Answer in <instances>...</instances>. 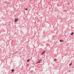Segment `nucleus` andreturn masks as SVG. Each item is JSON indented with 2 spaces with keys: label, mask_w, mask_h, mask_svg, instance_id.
Listing matches in <instances>:
<instances>
[{
  "label": "nucleus",
  "mask_w": 74,
  "mask_h": 74,
  "mask_svg": "<svg viewBox=\"0 0 74 74\" xmlns=\"http://www.w3.org/2000/svg\"><path fill=\"white\" fill-rule=\"evenodd\" d=\"M60 42H63V41L62 40H60Z\"/></svg>",
  "instance_id": "20e7f679"
},
{
  "label": "nucleus",
  "mask_w": 74,
  "mask_h": 74,
  "mask_svg": "<svg viewBox=\"0 0 74 74\" xmlns=\"http://www.w3.org/2000/svg\"><path fill=\"white\" fill-rule=\"evenodd\" d=\"M45 52H44L43 53H41L42 55H43L44 54V53H45Z\"/></svg>",
  "instance_id": "1a4fd4ad"
},
{
  "label": "nucleus",
  "mask_w": 74,
  "mask_h": 74,
  "mask_svg": "<svg viewBox=\"0 0 74 74\" xmlns=\"http://www.w3.org/2000/svg\"><path fill=\"white\" fill-rule=\"evenodd\" d=\"M18 19H16V18H15V21H14V22H16L18 21Z\"/></svg>",
  "instance_id": "f257e3e1"
},
{
  "label": "nucleus",
  "mask_w": 74,
  "mask_h": 74,
  "mask_svg": "<svg viewBox=\"0 0 74 74\" xmlns=\"http://www.w3.org/2000/svg\"><path fill=\"white\" fill-rule=\"evenodd\" d=\"M73 34H74V33L73 32H72L71 33V35H73Z\"/></svg>",
  "instance_id": "0eeeda50"
},
{
  "label": "nucleus",
  "mask_w": 74,
  "mask_h": 74,
  "mask_svg": "<svg viewBox=\"0 0 74 74\" xmlns=\"http://www.w3.org/2000/svg\"><path fill=\"white\" fill-rule=\"evenodd\" d=\"M12 72H13V71H14V69H12Z\"/></svg>",
  "instance_id": "7ed1b4c3"
},
{
  "label": "nucleus",
  "mask_w": 74,
  "mask_h": 74,
  "mask_svg": "<svg viewBox=\"0 0 74 74\" xmlns=\"http://www.w3.org/2000/svg\"><path fill=\"white\" fill-rule=\"evenodd\" d=\"M29 61H30V60H27V62H29Z\"/></svg>",
  "instance_id": "423d86ee"
},
{
  "label": "nucleus",
  "mask_w": 74,
  "mask_h": 74,
  "mask_svg": "<svg viewBox=\"0 0 74 74\" xmlns=\"http://www.w3.org/2000/svg\"><path fill=\"white\" fill-rule=\"evenodd\" d=\"M25 10H28L27 9H26V8H25Z\"/></svg>",
  "instance_id": "6e6552de"
},
{
  "label": "nucleus",
  "mask_w": 74,
  "mask_h": 74,
  "mask_svg": "<svg viewBox=\"0 0 74 74\" xmlns=\"http://www.w3.org/2000/svg\"><path fill=\"white\" fill-rule=\"evenodd\" d=\"M71 65H72V63H71L69 64V66H71Z\"/></svg>",
  "instance_id": "39448f33"
},
{
  "label": "nucleus",
  "mask_w": 74,
  "mask_h": 74,
  "mask_svg": "<svg viewBox=\"0 0 74 74\" xmlns=\"http://www.w3.org/2000/svg\"><path fill=\"white\" fill-rule=\"evenodd\" d=\"M12 55H14V53H13V54H12Z\"/></svg>",
  "instance_id": "9b49d317"
},
{
  "label": "nucleus",
  "mask_w": 74,
  "mask_h": 74,
  "mask_svg": "<svg viewBox=\"0 0 74 74\" xmlns=\"http://www.w3.org/2000/svg\"><path fill=\"white\" fill-rule=\"evenodd\" d=\"M42 62L41 60H40L38 62V63H41Z\"/></svg>",
  "instance_id": "f03ea898"
},
{
  "label": "nucleus",
  "mask_w": 74,
  "mask_h": 74,
  "mask_svg": "<svg viewBox=\"0 0 74 74\" xmlns=\"http://www.w3.org/2000/svg\"><path fill=\"white\" fill-rule=\"evenodd\" d=\"M55 60H56V59H55Z\"/></svg>",
  "instance_id": "9d476101"
}]
</instances>
